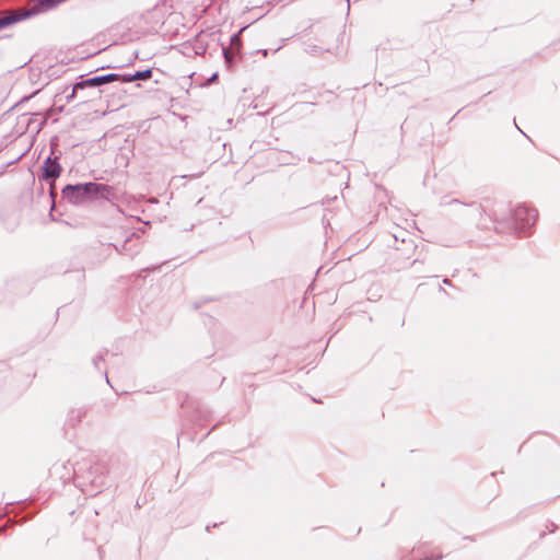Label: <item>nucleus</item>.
<instances>
[{
  "label": "nucleus",
  "mask_w": 560,
  "mask_h": 560,
  "mask_svg": "<svg viewBox=\"0 0 560 560\" xmlns=\"http://www.w3.org/2000/svg\"><path fill=\"white\" fill-rule=\"evenodd\" d=\"M113 196L110 186L97 183L67 185L62 197L72 205H83L97 198L109 199Z\"/></svg>",
  "instance_id": "obj_1"
},
{
  "label": "nucleus",
  "mask_w": 560,
  "mask_h": 560,
  "mask_svg": "<svg viewBox=\"0 0 560 560\" xmlns=\"http://www.w3.org/2000/svg\"><path fill=\"white\" fill-rule=\"evenodd\" d=\"M103 77H104V79H105V80H104L105 84H106V83H109V82H113V81H115V80H117V79H118V74H115V73L105 74V75H103Z\"/></svg>",
  "instance_id": "obj_7"
},
{
  "label": "nucleus",
  "mask_w": 560,
  "mask_h": 560,
  "mask_svg": "<svg viewBox=\"0 0 560 560\" xmlns=\"http://www.w3.org/2000/svg\"><path fill=\"white\" fill-rule=\"evenodd\" d=\"M217 77H218L217 74H213V75L210 78V80H209V81H210V82H213V81L217 79Z\"/></svg>",
  "instance_id": "obj_9"
},
{
  "label": "nucleus",
  "mask_w": 560,
  "mask_h": 560,
  "mask_svg": "<svg viewBox=\"0 0 560 560\" xmlns=\"http://www.w3.org/2000/svg\"><path fill=\"white\" fill-rule=\"evenodd\" d=\"M75 93H77V91H74V88H73L71 94L67 96L68 101L72 100L75 96Z\"/></svg>",
  "instance_id": "obj_8"
},
{
  "label": "nucleus",
  "mask_w": 560,
  "mask_h": 560,
  "mask_svg": "<svg viewBox=\"0 0 560 560\" xmlns=\"http://www.w3.org/2000/svg\"><path fill=\"white\" fill-rule=\"evenodd\" d=\"M43 172L45 179H55L60 175L61 166L56 160L47 158L43 166Z\"/></svg>",
  "instance_id": "obj_3"
},
{
  "label": "nucleus",
  "mask_w": 560,
  "mask_h": 560,
  "mask_svg": "<svg viewBox=\"0 0 560 560\" xmlns=\"http://www.w3.org/2000/svg\"><path fill=\"white\" fill-rule=\"evenodd\" d=\"M94 364L97 366L98 365V360H94Z\"/></svg>",
  "instance_id": "obj_10"
},
{
  "label": "nucleus",
  "mask_w": 560,
  "mask_h": 560,
  "mask_svg": "<svg viewBox=\"0 0 560 560\" xmlns=\"http://www.w3.org/2000/svg\"><path fill=\"white\" fill-rule=\"evenodd\" d=\"M537 211L527 206H520L514 210V220L522 230L529 228L536 222Z\"/></svg>",
  "instance_id": "obj_2"
},
{
  "label": "nucleus",
  "mask_w": 560,
  "mask_h": 560,
  "mask_svg": "<svg viewBox=\"0 0 560 560\" xmlns=\"http://www.w3.org/2000/svg\"><path fill=\"white\" fill-rule=\"evenodd\" d=\"M104 80H105L104 77L100 75V77H94V78H90V79L80 81L74 84V91L84 89L86 86H100L102 84H105Z\"/></svg>",
  "instance_id": "obj_4"
},
{
  "label": "nucleus",
  "mask_w": 560,
  "mask_h": 560,
  "mask_svg": "<svg viewBox=\"0 0 560 560\" xmlns=\"http://www.w3.org/2000/svg\"><path fill=\"white\" fill-rule=\"evenodd\" d=\"M152 71L150 69L143 70V71H137L133 75L129 77L127 79L128 82L135 81V80H147L151 78Z\"/></svg>",
  "instance_id": "obj_5"
},
{
  "label": "nucleus",
  "mask_w": 560,
  "mask_h": 560,
  "mask_svg": "<svg viewBox=\"0 0 560 560\" xmlns=\"http://www.w3.org/2000/svg\"><path fill=\"white\" fill-rule=\"evenodd\" d=\"M20 19L21 18L15 15V14L0 18V30H2L3 27H5L8 25H11V24L18 22Z\"/></svg>",
  "instance_id": "obj_6"
}]
</instances>
